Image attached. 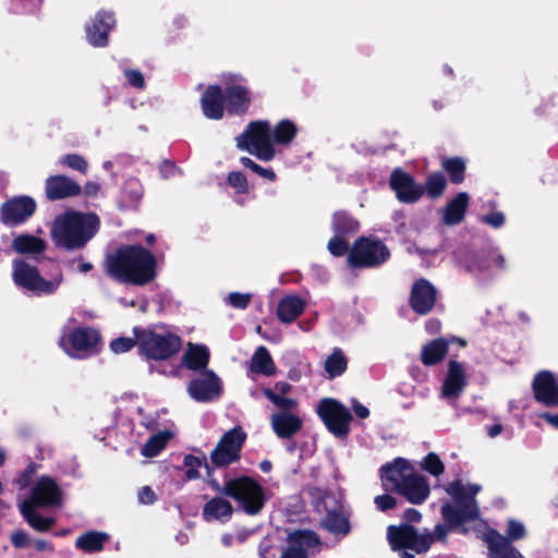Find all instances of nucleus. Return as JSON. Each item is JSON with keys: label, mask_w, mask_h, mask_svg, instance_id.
I'll return each mask as SVG.
<instances>
[{"label": "nucleus", "mask_w": 558, "mask_h": 558, "mask_svg": "<svg viewBox=\"0 0 558 558\" xmlns=\"http://www.w3.org/2000/svg\"><path fill=\"white\" fill-rule=\"evenodd\" d=\"M156 257L141 245H125L105 260L106 272L123 283L144 286L156 277Z\"/></svg>", "instance_id": "1"}, {"label": "nucleus", "mask_w": 558, "mask_h": 558, "mask_svg": "<svg viewBox=\"0 0 558 558\" xmlns=\"http://www.w3.org/2000/svg\"><path fill=\"white\" fill-rule=\"evenodd\" d=\"M98 228L97 215L68 211L54 219L51 234L58 246L80 250L96 234Z\"/></svg>", "instance_id": "2"}, {"label": "nucleus", "mask_w": 558, "mask_h": 558, "mask_svg": "<svg viewBox=\"0 0 558 558\" xmlns=\"http://www.w3.org/2000/svg\"><path fill=\"white\" fill-rule=\"evenodd\" d=\"M481 489L477 484L463 485L460 481L450 483L446 490L453 498L454 505L446 504L441 507L444 519L451 524L476 519L478 508L475 496Z\"/></svg>", "instance_id": "3"}, {"label": "nucleus", "mask_w": 558, "mask_h": 558, "mask_svg": "<svg viewBox=\"0 0 558 558\" xmlns=\"http://www.w3.org/2000/svg\"><path fill=\"white\" fill-rule=\"evenodd\" d=\"M217 489L235 500L240 508L250 515L258 514L265 506V489L254 478L240 476L229 480L223 488Z\"/></svg>", "instance_id": "4"}, {"label": "nucleus", "mask_w": 558, "mask_h": 558, "mask_svg": "<svg viewBox=\"0 0 558 558\" xmlns=\"http://www.w3.org/2000/svg\"><path fill=\"white\" fill-rule=\"evenodd\" d=\"M390 251L383 241L374 236L359 238L348 254V264L354 268H374L386 263Z\"/></svg>", "instance_id": "5"}, {"label": "nucleus", "mask_w": 558, "mask_h": 558, "mask_svg": "<svg viewBox=\"0 0 558 558\" xmlns=\"http://www.w3.org/2000/svg\"><path fill=\"white\" fill-rule=\"evenodd\" d=\"M387 538L393 550L401 551V558H414L413 554L408 551L409 549L422 554L433 544V536L420 534L409 524L390 525L387 530Z\"/></svg>", "instance_id": "6"}, {"label": "nucleus", "mask_w": 558, "mask_h": 558, "mask_svg": "<svg viewBox=\"0 0 558 558\" xmlns=\"http://www.w3.org/2000/svg\"><path fill=\"white\" fill-rule=\"evenodd\" d=\"M137 342L141 352L151 360H167L182 347L181 338L171 332L142 331L137 335Z\"/></svg>", "instance_id": "7"}, {"label": "nucleus", "mask_w": 558, "mask_h": 558, "mask_svg": "<svg viewBox=\"0 0 558 558\" xmlns=\"http://www.w3.org/2000/svg\"><path fill=\"white\" fill-rule=\"evenodd\" d=\"M13 279L17 286L37 294H51L59 288L62 276L59 275L52 280H46L39 275L36 267L23 259H16L13 262Z\"/></svg>", "instance_id": "8"}, {"label": "nucleus", "mask_w": 558, "mask_h": 558, "mask_svg": "<svg viewBox=\"0 0 558 558\" xmlns=\"http://www.w3.org/2000/svg\"><path fill=\"white\" fill-rule=\"evenodd\" d=\"M296 124L289 120H280L271 130L266 120L252 121L234 140H294L298 134Z\"/></svg>", "instance_id": "9"}, {"label": "nucleus", "mask_w": 558, "mask_h": 558, "mask_svg": "<svg viewBox=\"0 0 558 558\" xmlns=\"http://www.w3.org/2000/svg\"><path fill=\"white\" fill-rule=\"evenodd\" d=\"M68 340L71 348L66 347L64 337L60 339L61 348L72 357L85 359L98 353L101 337L94 328L78 327L69 335Z\"/></svg>", "instance_id": "10"}, {"label": "nucleus", "mask_w": 558, "mask_h": 558, "mask_svg": "<svg viewBox=\"0 0 558 558\" xmlns=\"http://www.w3.org/2000/svg\"><path fill=\"white\" fill-rule=\"evenodd\" d=\"M317 413L335 436L344 437L348 435L352 415L342 403L335 399H323L317 405Z\"/></svg>", "instance_id": "11"}, {"label": "nucleus", "mask_w": 558, "mask_h": 558, "mask_svg": "<svg viewBox=\"0 0 558 558\" xmlns=\"http://www.w3.org/2000/svg\"><path fill=\"white\" fill-rule=\"evenodd\" d=\"M245 439L246 434L239 426L227 432L211 451V462L220 468L239 460Z\"/></svg>", "instance_id": "12"}, {"label": "nucleus", "mask_w": 558, "mask_h": 558, "mask_svg": "<svg viewBox=\"0 0 558 558\" xmlns=\"http://www.w3.org/2000/svg\"><path fill=\"white\" fill-rule=\"evenodd\" d=\"M114 26L116 17L113 12L99 10L85 26L87 41L93 47H107L109 45V34Z\"/></svg>", "instance_id": "13"}, {"label": "nucleus", "mask_w": 558, "mask_h": 558, "mask_svg": "<svg viewBox=\"0 0 558 558\" xmlns=\"http://www.w3.org/2000/svg\"><path fill=\"white\" fill-rule=\"evenodd\" d=\"M22 502H31L39 507L60 506L61 490L52 478L41 477L33 486L31 497Z\"/></svg>", "instance_id": "14"}, {"label": "nucleus", "mask_w": 558, "mask_h": 558, "mask_svg": "<svg viewBox=\"0 0 558 558\" xmlns=\"http://www.w3.org/2000/svg\"><path fill=\"white\" fill-rule=\"evenodd\" d=\"M436 299L437 290L428 280L421 278L413 283L410 305L416 314H428L434 308Z\"/></svg>", "instance_id": "15"}, {"label": "nucleus", "mask_w": 558, "mask_h": 558, "mask_svg": "<svg viewBox=\"0 0 558 558\" xmlns=\"http://www.w3.org/2000/svg\"><path fill=\"white\" fill-rule=\"evenodd\" d=\"M390 187L402 203H414L420 199L424 192V189L416 184L409 173L399 168L395 169L390 175Z\"/></svg>", "instance_id": "16"}, {"label": "nucleus", "mask_w": 558, "mask_h": 558, "mask_svg": "<svg viewBox=\"0 0 558 558\" xmlns=\"http://www.w3.org/2000/svg\"><path fill=\"white\" fill-rule=\"evenodd\" d=\"M532 387L536 401L549 408L558 407V383L553 373L543 371L536 374Z\"/></svg>", "instance_id": "17"}, {"label": "nucleus", "mask_w": 558, "mask_h": 558, "mask_svg": "<svg viewBox=\"0 0 558 558\" xmlns=\"http://www.w3.org/2000/svg\"><path fill=\"white\" fill-rule=\"evenodd\" d=\"M413 472V468L407 460L398 458L381 468L383 485L387 490L398 492Z\"/></svg>", "instance_id": "18"}, {"label": "nucleus", "mask_w": 558, "mask_h": 558, "mask_svg": "<svg viewBox=\"0 0 558 558\" xmlns=\"http://www.w3.org/2000/svg\"><path fill=\"white\" fill-rule=\"evenodd\" d=\"M45 191L48 199L59 201L78 196L82 193V187L73 179L66 175L57 174L46 179Z\"/></svg>", "instance_id": "19"}, {"label": "nucleus", "mask_w": 558, "mask_h": 558, "mask_svg": "<svg viewBox=\"0 0 558 558\" xmlns=\"http://www.w3.org/2000/svg\"><path fill=\"white\" fill-rule=\"evenodd\" d=\"M36 209V203L27 196L16 197L3 204L1 216L4 223L17 225L29 218Z\"/></svg>", "instance_id": "20"}, {"label": "nucleus", "mask_w": 558, "mask_h": 558, "mask_svg": "<svg viewBox=\"0 0 558 558\" xmlns=\"http://www.w3.org/2000/svg\"><path fill=\"white\" fill-rule=\"evenodd\" d=\"M203 114L209 120H221L225 114V94L220 85H209L201 97Z\"/></svg>", "instance_id": "21"}, {"label": "nucleus", "mask_w": 558, "mask_h": 558, "mask_svg": "<svg viewBox=\"0 0 558 558\" xmlns=\"http://www.w3.org/2000/svg\"><path fill=\"white\" fill-rule=\"evenodd\" d=\"M271 427L279 438L288 439L299 433L303 420L296 411H279L270 416Z\"/></svg>", "instance_id": "22"}, {"label": "nucleus", "mask_w": 558, "mask_h": 558, "mask_svg": "<svg viewBox=\"0 0 558 558\" xmlns=\"http://www.w3.org/2000/svg\"><path fill=\"white\" fill-rule=\"evenodd\" d=\"M466 386L465 368L457 361H450L448 374L442 385L441 396L447 399H457Z\"/></svg>", "instance_id": "23"}, {"label": "nucleus", "mask_w": 558, "mask_h": 558, "mask_svg": "<svg viewBox=\"0 0 558 558\" xmlns=\"http://www.w3.org/2000/svg\"><path fill=\"white\" fill-rule=\"evenodd\" d=\"M187 390L193 399L208 401L219 393V379L213 372H206L199 378L192 380Z\"/></svg>", "instance_id": "24"}, {"label": "nucleus", "mask_w": 558, "mask_h": 558, "mask_svg": "<svg viewBox=\"0 0 558 558\" xmlns=\"http://www.w3.org/2000/svg\"><path fill=\"white\" fill-rule=\"evenodd\" d=\"M223 94L226 110L229 114H243L247 111L251 97L245 86L239 84L228 85Z\"/></svg>", "instance_id": "25"}, {"label": "nucleus", "mask_w": 558, "mask_h": 558, "mask_svg": "<svg viewBox=\"0 0 558 558\" xmlns=\"http://www.w3.org/2000/svg\"><path fill=\"white\" fill-rule=\"evenodd\" d=\"M485 542L487 543L488 558H524L522 554L511 545V542L497 531H489L486 534Z\"/></svg>", "instance_id": "26"}, {"label": "nucleus", "mask_w": 558, "mask_h": 558, "mask_svg": "<svg viewBox=\"0 0 558 558\" xmlns=\"http://www.w3.org/2000/svg\"><path fill=\"white\" fill-rule=\"evenodd\" d=\"M429 492L426 478L413 472L397 493L405 497L409 502L420 505L427 499Z\"/></svg>", "instance_id": "27"}, {"label": "nucleus", "mask_w": 558, "mask_h": 558, "mask_svg": "<svg viewBox=\"0 0 558 558\" xmlns=\"http://www.w3.org/2000/svg\"><path fill=\"white\" fill-rule=\"evenodd\" d=\"M506 260L501 254L496 252L473 254L465 265L468 271L482 274L493 268L505 269Z\"/></svg>", "instance_id": "28"}, {"label": "nucleus", "mask_w": 558, "mask_h": 558, "mask_svg": "<svg viewBox=\"0 0 558 558\" xmlns=\"http://www.w3.org/2000/svg\"><path fill=\"white\" fill-rule=\"evenodd\" d=\"M233 514V507L227 499L222 497H214L208 500L203 508V519L206 522L219 521L228 522Z\"/></svg>", "instance_id": "29"}, {"label": "nucleus", "mask_w": 558, "mask_h": 558, "mask_svg": "<svg viewBox=\"0 0 558 558\" xmlns=\"http://www.w3.org/2000/svg\"><path fill=\"white\" fill-rule=\"evenodd\" d=\"M470 202L468 193L460 192L452 198L442 211V221L445 225L452 226L460 223L465 215Z\"/></svg>", "instance_id": "30"}, {"label": "nucleus", "mask_w": 558, "mask_h": 558, "mask_svg": "<svg viewBox=\"0 0 558 558\" xmlns=\"http://www.w3.org/2000/svg\"><path fill=\"white\" fill-rule=\"evenodd\" d=\"M209 361V350L202 344L189 342L182 355V364L192 371L206 368Z\"/></svg>", "instance_id": "31"}, {"label": "nucleus", "mask_w": 558, "mask_h": 558, "mask_svg": "<svg viewBox=\"0 0 558 558\" xmlns=\"http://www.w3.org/2000/svg\"><path fill=\"white\" fill-rule=\"evenodd\" d=\"M250 371L254 374L274 376L277 373L276 364L264 345L258 347L250 361Z\"/></svg>", "instance_id": "32"}, {"label": "nucleus", "mask_w": 558, "mask_h": 558, "mask_svg": "<svg viewBox=\"0 0 558 558\" xmlns=\"http://www.w3.org/2000/svg\"><path fill=\"white\" fill-rule=\"evenodd\" d=\"M305 308V303L302 299L295 295H289L280 300L277 308V314L282 323L289 324L295 320Z\"/></svg>", "instance_id": "33"}, {"label": "nucleus", "mask_w": 558, "mask_h": 558, "mask_svg": "<svg viewBox=\"0 0 558 558\" xmlns=\"http://www.w3.org/2000/svg\"><path fill=\"white\" fill-rule=\"evenodd\" d=\"M448 352V342L445 339H435L423 347L421 361L426 366L440 363Z\"/></svg>", "instance_id": "34"}, {"label": "nucleus", "mask_w": 558, "mask_h": 558, "mask_svg": "<svg viewBox=\"0 0 558 558\" xmlns=\"http://www.w3.org/2000/svg\"><path fill=\"white\" fill-rule=\"evenodd\" d=\"M288 543L294 548L304 550L306 554L312 549L318 550L320 546L318 535L308 530H298L292 532L288 537Z\"/></svg>", "instance_id": "35"}, {"label": "nucleus", "mask_w": 558, "mask_h": 558, "mask_svg": "<svg viewBox=\"0 0 558 558\" xmlns=\"http://www.w3.org/2000/svg\"><path fill=\"white\" fill-rule=\"evenodd\" d=\"M19 507L28 524L39 532L48 531L54 524L53 519L45 518L36 512V508L39 506L31 505V502H21Z\"/></svg>", "instance_id": "36"}, {"label": "nucleus", "mask_w": 558, "mask_h": 558, "mask_svg": "<svg viewBox=\"0 0 558 558\" xmlns=\"http://www.w3.org/2000/svg\"><path fill=\"white\" fill-rule=\"evenodd\" d=\"M172 437L173 433L170 430H162L153 435L142 447L141 453L146 458L156 457L161 452Z\"/></svg>", "instance_id": "37"}, {"label": "nucleus", "mask_w": 558, "mask_h": 558, "mask_svg": "<svg viewBox=\"0 0 558 558\" xmlns=\"http://www.w3.org/2000/svg\"><path fill=\"white\" fill-rule=\"evenodd\" d=\"M109 536L102 532H88L76 539V547L86 553L100 551Z\"/></svg>", "instance_id": "38"}, {"label": "nucleus", "mask_w": 558, "mask_h": 558, "mask_svg": "<svg viewBox=\"0 0 558 558\" xmlns=\"http://www.w3.org/2000/svg\"><path fill=\"white\" fill-rule=\"evenodd\" d=\"M12 247L20 254H39L45 251L46 244L33 235H20L13 240Z\"/></svg>", "instance_id": "39"}, {"label": "nucleus", "mask_w": 558, "mask_h": 558, "mask_svg": "<svg viewBox=\"0 0 558 558\" xmlns=\"http://www.w3.org/2000/svg\"><path fill=\"white\" fill-rule=\"evenodd\" d=\"M323 526L335 534L347 535L350 532V523L348 518L337 511H330L322 521Z\"/></svg>", "instance_id": "40"}, {"label": "nucleus", "mask_w": 558, "mask_h": 558, "mask_svg": "<svg viewBox=\"0 0 558 558\" xmlns=\"http://www.w3.org/2000/svg\"><path fill=\"white\" fill-rule=\"evenodd\" d=\"M360 223L345 211H337L332 217V230L336 234L344 235L357 232Z\"/></svg>", "instance_id": "41"}, {"label": "nucleus", "mask_w": 558, "mask_h": 558, "mask_svg": "<svg viewBox=\"0 0 558 558\" xmlns=\"http://www.w3.org/2000/svg\"><path fill=\"white\" fill-rule=\"evenodd\" d=\"M238 147L264 161H268L275 156L272 142H238Z\"/></svg>", "instance_id": "42"}, {"label": "nucleus", "mask_w": 558, "mask_h": 558, "mask_svg": "<svg viewBox=\"0 0 558 558\" xmlns=\"http://www.w3.org/2000/svg\"><path fill=\"white\" fill-rule=\"evenodd\" d=\"M347 357L340 349L333 352L325 361V371L330 377L340 376L347 369Z\"/></svg>", "instance_id": "43"}, {"label": "nucleus", "mask_w": 558, "mask_h": 558, "mask_svg": "<svg viewBox=\"0 0 558 558\" xmlns=\"http://www.w3.org/2000/svg\"><path fill=\"white\" fill-rule=\"evenodd\" d=\"M263 393L269 401H271L277 408H279L280 411L298 410V401L292 398L281 396L270 388H264Z\"/></svg>", "instance_id": "44"}, {"label": "nucleus", "mask_w": 558, "mask_h": 558, "mask_svg": "<svg viewBox=\"0 0 558 558\" xmlns=\"http://www.w3.org/2000/svg\"><path fill=\"white\" fill-rule=\"evenodd\" d=\"M442 167L449 173L452 183L459 184L464 180L465 163L462 159H445Z\"/></svg>", "instance_id": "45"}, {"label": "nucleus", "mask_w": 558, "mask_h": 558, "mask_svg": "<svg viewBox=\"0 0 558 558\" xmlns=\"http://www.w3.org/2000/svg\"><path fill=\"white\" fill-rule=\"evenodd\" d=\"M447 185L446 178L441 173H433L426 180V192L429 197H439Z\"/></svg>", "instance_id": "46"}, {"label": "nucleus", "mask_w": 558, "mask_h": 558, "mask_svg": "<svg viewBox=\"0 0 558 558\" xmlns=\"http://www.w3.org/2000/svg\"><path fill=\"white\" fill-rule=\"evenodd\" d=\"M61 165L85 174L88 170L87 160L77 154H68L60 159Z\"/></svg>", "instance_id": "47"}, {"label": "nucleus", "mask_w": 558, "mask_h": 558, "mask_svg": "<svg viewBox=\"0 0 558 558\" xmlns=\"http://www.w3.org/2000/svg\"><path fill=\"white\" fill-rule=\"evenodd\" d=\"M205 457L199 458L192 454H187L184 457L183 465L186 469L185 475L189 480H194L199 477V468L204 464Z\"/></svg>", "instance_id": "48"}, {"label": "nucleus", "mask_w": 558, "mask_h": 558, "mask_svg": "<svg viewBox=\"0 0 558 558\" xmlns=\"http://www.w3.org/2000/svg\"><path fill=\"white\" fill-rule=\"evenodd\" d=\"M422 466L424 470H426L434 476H439L445 471L444 463L441 462L439 457L434 452H430L425 457Z\"/></svg>", "instance_id": "49"}, {"label": "nucleus", "mask_w": 558, "mask_h": 558, "mask_svg": "<svg viewBox=\"0 0 558 558\" xmlns=\"http://www.w3.org/2000/svg\"><path fill=\"white\" fill-rule=\"evenodd\" d=\"M525 527L521 522L515 520H509L505 536L506 538L509 539V542L522 539L525 537Z\"/></svg>", "instance_id": "50"}, {"label": "nucleus", "mask_w": 558, "mask_h": 558, "mask_svg": "<svg viewBox=\"0 0 558 558\" xmlns=\"http://www.w3.org/2000/svg\"><path fill=\"white\" fill-rule=\"evenodd\" d=\"M240 161L245 168L251 169L252 171H254L255 173L259 174L263 178H266L270 181H274L276 179V174L272 170L260 167L248 157H242Z\"/></svg>", "instance_id": "51"}, {"label": "nucleus", "mask_w": 558, "mask_h": 558, "mask_svg": "<svg viewBox=\"0 0 558 558\" xmlns=\"http://www.w3.org/2000/svg\"><path fill=\"white\" fill-rule=\"evenodd\" d=\"M348 241L342 235L337 234L328 242V250L333 256H342L348 252Z\"/></svg>", "instance_id": "52"}, {"label": "nucleus", "mask_w": 558, "mask_h": 558, "mask_svg": "<svg viewBox=\"0 0 558 558\" xmlns=\"http://www.w3.org/2000/svg\"><path fill=\"white\" fill-rule=\"evenodd\" d=\"M135 345V340L130 337H121L110 342V349L116 354H121L130 351Z\"/></svg>", "instance_id": "53"}, {"label": "nucleus", "mask_w": 558, "mask_h": 558, "mask_svg": "<svg viewBox=\"0 0 558 558\" xmlns=\"http://www.w3.org/2000/svg\"><path fill=\"white\" fill-rule=\"evenodd\" d=\"M124 76L129 83L134 88L143 89L146 86L145 77L140 70L136 69H126L124 70Z\"/></svg>", "instance_id": "54"}, {"label": "nucleus", "mask_w": 558, "mask_h": 558, "mask_svg": "<svg viewBox=\"0 0 558 558\" xmlns=\"http://www.w3.org/2000/svg\"><path fill=\"white\" fill-rule=\"evenodd\" d=\"M228 183L239 193H245L247 191L246 178L241 172H230L228 175Z\"/></svg>", "instance_id": "55"}, {"label": "nucleus", "mask_w": 558, "mask_h": 558, "mask_svg": "<svg viewBox=\"0 0 558 558\" xmlns=\"http://www.w3.org/2000/svg\"><path fill=\"white\" fill-rule=\"evenodd\" d=\"M228 302L235 308L244 310L251 302V294L232 292L228 295Z\"/></svg>", "instance_id": "56"}, {"label": "nucleus", "mask_w": 558, "mask_h": 558, "mask_svg": "<svg viewBox=\"0 0 558 558\" xmlns=\"http://www.w3.org/2000/svg\"><path fill=\"white\" fill-rule=\"evenodd\" d=\"M481 221L493 228H500L505 223V215L500 211H495L483 216Z\"/></svg>", "instance_id": "57"}, {"label": "nucleus", "mask_w": 558, "mask_h": 558, "mask_svg": "<svg viewBox=\"0 0 558 558\" xmlns=\"http://www.w3.org/2000/svg\"><path fill=\"white\" fill-rule=\"evenodd\" d=\"M377 508L381 511H386L396 507L397 501L390 495H380L375 498Z\"/></svg>", "instance_id": "58"}, {"label": "nucleus", "mask_w": 558, "mask_h": 558, "mask_svg": "<svg viewBox=\"0 0 558 558\" xmlns=\"http://www.w3.org/2000/svg\"><path fill=\"white\" fill-rule=\"evenodd\" d=\"M138 500L141 504L150 505L156 500V495L149 486H144L138 492Z\"/></svg>", "instance_id": "59"}, {"label": "nucleus", "mask_w": 558, "mask_h": 558, "mask_svg": "<svg viewBox=\"0 0 558 558\" xmlns=\"http://www.w3.org/2000/svg\"><path fill=\"white\" fill-rule=\"evenodd\" d=\"M12 544L17 548H23L28 544V536L22 531H16L11 535Z\"/></svg>", "instance_id": "60"}, {"label": "nucleus", "mask_w": 558, "mask_h": 558, "mask_svg": "<svg viewBox=\"0 0 558 558\" xmlns=\"http://www.w3.org/2000/svg\"><path fill=\"white\" fill-rule=\"evenodd\" d=\"M281 558H308L307 554L300 548H294L289 544V546L283 550Z\"/></svg>", "instance_id": "61"}, {"label": "nucleus", "mask_w": 558, "mask_h": 558, "mask_svg": "<svg viewBox=\"0 0 558 558\" xmlns=\"http://www.w3.org/2000/svg\"><path fill=\"white\" fill-rule=\"evenodd\" d=\"M352 409L360 418H366L369 415V410L357 400H352Z\"/></svg>", "instance_id": "62"}, {"label": "nucleus", "mask_w": 558, "mask_h": 558, "mask_svg": "<svg viewBox=\"0 0 558 558\" xmlns=\"http://www.w3.org/2000/svg\"><path fill=\"white\" fill-rule=\"evenodd\" d=\"M448 529L445 525L438 524L435 526L433 533H426L427 535L433 536V542L435 539L442 541L447 536Z\"/></svg>", "instance_id": "63"}, {"label": "nucleus", "mask_w": 558, "mask_h": 558, "mask_svg": "<svg viewBox=\"0 0 558 558\" xmlns=\"http://www.w3.org/2000/svg\"><path fill=\"white\" fill-rule=\"evenodd\" d=\"M125 187L131 190L133 199H138L142 196V190L136 180H130Z\"/></svg>", "instance_id": "64"}]
</instances>
